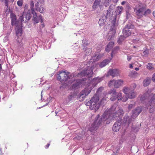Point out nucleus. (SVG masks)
<instances>
[{
    "mask_svg": "<svg viewBox=\"0 0 155 155\" xmlns=\"http://www.w3.org/2000/svg\"><path fill=\"white\" fill-rule=\"evenodd\" d=\"M117 107L116 104H114L107 111L106 110L99 120L98 119L99 115H98L94 121L89 128L88 132H90L91 134L93 135L103 121L108 119L110 121L116 118L117 117H119L120 118L122 117L124 114V112L121 108Z\"/></svg>",
    "mask_w": 155,
    "mask_h": 155,
    "instance_id": "nucleus-1",
    "label": "nucleus"
},
{
    "mask_svg": "<svg viewBox=\"0 0 155 155\" xmlns=\"http://www.w3.org/2000/svg\"><path fill=\"white\" fill-rule=\"evenodd\" d=\"M136 84L134 83L131 85V87H125L123 91L125 94V97H122V93H117L114 89L110 90L108 93L111 94L112 97L110 99L112 101H114L118 99V101H122L123 102L126 101L128 98L133 99L136 97V94L134 91L136 87Z\"/></svg>",
    "mask_w": 155,
    "mask_h": 155,
    "instance_id": "nucleus-2",
    "label": "nucleus"
},
{
    "mask_svg": "<svg viewBox=\"0 0 155 155\" xmlns=\"http://www.w3.org/2000/svg\"><path fill=\"white\" fill-rule=\"evenodd\" d=\"M104 12V17L106 19H109L111 23L107 37V39L110 40H112L114 37L118 24L116 22V16L113 17V14L110 9L105 10Z\"/></svg>",
    "mask_w": 155,
    "mask_h": 155,
    "instance_id": "nucleus-3",
    "label": "nucleus"
},
{
    "mask_svg": "<svg viewBox=\"0 0 155 155\" xmlns=\"http://www.w3.org/2000/svg\"><path fill=\"white\" fill-rule=\"evenodd\" d=\"M103 99L101 101H103ZM102 101H99V97L97 94H96L91 99L89 100H86L85 103L87 106H89L91 110H93L95 112L97 111L99 108Z\"/></svg>",
    "mask_w": 155,
    "mask_h": 155,
    "instance_id": "nucleus-4",
    "label": "nucleus"
},
{
    "mask_svg": "<svg viewBox=\"0 0 155 155\" xmlns=\"http://www.w3.org/2000/svg\"><path fill=\"white\" fill-rule=\"evenodd\" d=\"M69 72H66L65 71H59V74H58V76L57 77L58 80L60 81H66L70 80L71 79H73V78L74 77V74H71L70 75L69 74Z\"/></svg>",
    "mask_w": 155,
    "mask_h": 155,
    "instance_id": "nucleus-5",
    "label": "nucleus"
},
{
    "mask_svg": "<svg viewBox=\"0 0 155 155\" xmlns=\"http://www.w3.org/2000/svg\"><path fill=\"white\" fill-rule=\"evenodd\" d=\"M134 9L137 15L140 18L143 15L144 10H146V6L144 5L142 3L138 2Z\"/></svg>",
    "mask_w": 155,
    "mask_h": 155,
    "instance_id": "nucleus-6",
    "label": "nucleus"
},
{
    "mask_svg": "<svg viewBox=\"0 0 155 155\" xmlns=\"http://www.w3.org/2000/svg\"><path fill=\"white\" fill-rule=\"evenodd\" d=\"M147 98H150V101H149L148 104L149 105L153 106L155 104V94H150L148 92H147L141 96L140 99L141 101H143L146 100Z\"/></svg>",
    "mask_w": 155,
    "mask_h": 155,
    "instance_id": "nucleus-7",
    "label": "nucleus"
},
{
    "mask_svg": "<svg viewBox=\"0 0 155 155\" xmlns=\"http://www.w3.org/2000/svg\"><path fill=\"white\" fill-rule=\"evenodd\" d=\"M93 70L92 67L87 66L84 70L82 71L79 75L82 76H88V77L90 78L92 77L93 74Z\"/></svg>",
    "mask_w": 155,
    "mask_h": 155,
    "instance_id": "nucleus-8",
    "label": "nucleus"
},
{
    "mask_svg": "<svg viewBox=\"0 0 155 155\" xmlns=\"http://www.w3.org/2000/svg\"><path fill=\"white\" fill-rule=\"evenodd\" d=\"M31 10L28 9L27 12H24L21 16L19 18V20L21 22H26L29 21L31 18Z\"/></svg>",
    "mask_w": 155,
    "mask_h": 155,
    "instance_id": "nucleus-9",
    "label": "nucleus"
},
{
    "mask_svg": "<svg viewBox=\"0 0 155 155\" xmlns=\"http://www.w3.org/2000/svg\"><path fill=\"white\" fill-rule=\"evenodd\" d=\"M134 28V26L131 25H127L124 28L123 30V35L125 38H127L131 35L132 31L130 29H132Z\"/></svg>",
    "mask_w": 155,
    "mask_h": 155,
    "instance_id": "nucleus-10",
    "label": "nucleus"
},
{
    "mask_svg": "<svg viewBox=\"0 0 155 155\" xmlns=\"http://www.w3.org/2000/svg\"><path fill=\"white\" fill-rule=\"evenodd\" d=\"M123 81L122 80H110L108 83V86L110 87L113 86L115 87L118 88L123 84Z\"/></svg>",
    "mask_w": 155,
    "mask_h": 155,
    "instance_id": "nucleus-11",
    "label": "nucleus"
},
{
    "mask_svg": "<svg viewBox=\"0 0 155 155\" xmlns=\"http://www.w3.org/2000/svg\"><path fill=\"white\" fill-rule=\"evenodd\" d=\"M73 78V79L69 80V84L73 83L72 85V88L76 89L79 87L81 84V80L80 79L76 80L74 75V78Z\"/></svg>",
    "mask_w": 155,
    "mask_h": 155,
    "instance_id": "nucleus-12",
    "label": "nucleus"
},
{
    "mask_svg": "<svg viewBox=\"0 0 155 155\" xmlns=\"http://www.w3.org/2000/svg\"><path fill=\"white\" fill-rule=\"evenodd\" d=\"M91 91L90 89L85 88L80 92L78 97L79 99H81L83 100L90 93Z\"/></svg>",
    "mask_w": 155,
    "mask_h": 155,
    "instance_id": "nucleus-13",
    "label": "nucleus"
},
{
    "mask_svg": "<svg viewBox=\"0 0 155 155\" xmlns=\"http://www.w3.org/2000/svg\"><path fill=\"white\" fill-rule=\"evenodd\" d=\"M32 14L33 15V20L35 23H37L39 21L42 22V16L41 15H40L38 16L36 12L34 11L33 13H32Z\"/></svg>",
    "mask_w": 155,
    "mask_h": 155,
    "instance_id": "nucleus-14",
    "label": "nucleus"
},
{
    "mask_svg": "<svg viewBox=\"0 0 155 155\" xmlns=\"http://www.w3.org/2000/svg\"><path fill=\"white\" fill-rule=\"evenodd\" d=\"M142 110L140 107H137L132 111V117L134 118L137 117L141 113Z\"/></svg>",
    "mask_w": 155,
    "mask_h": 155,
    "instance_id": "nucleus-15",
    "label": "nucleus"
},
{
    "mask_svg": "<svg viewBox=\"0 0 155 155\" xmlns=\"http://www.w3.org/2000/svg\"><path fill=\"white\" fill-rule=\"evenodd\" d=\"M108 73L113 77L118 76L119 74V70L116 69H110Z\"/></svg>",
    "mask_w": 155,
    "mask_h": 155,
    "instance_id": "nucleus-16",
    "label": "nucleus"
},
{
    "mask_svg": "<svg viewBox=\"0 0 155 155\" xmlns=\"http://www.w3.org/2000/svg\"><path fill=\"white\" fill-rule=\"evenodd\" d=\"M35 9L36 11L42 13L44 12L45 9V8L42 5H41L40 7H39V3L37 2L35 4Z\"/></svg>",
    "mask_w": 155,
    "mask_h": 155,
    "instance_id": "nucleus-17",
    "label": "nucleus"
},
{
    "mask_svg": "<svg viewBox=\"0 0 155 155\" xmlns=\"http://www.w3.org/2000/svg\"><path fill=\"white\" fill-rule=\"evenodd\" d=\"M121 124L120 122H116L112 127V129L113 131L115 132H117L119 130L120 127L121 126Z\"/></svg>",
    "mask_w": 155,
    "mask_h": 155,
    "instance_id": "nucleus-18",
    "label": "nucleus"
},
{
    "mask_svg": "<svg viewBox=\"0 0 155 155\" xmlns=\"http://www.w3.org/2000/svg\"><path fill=\"white\" fill-rule=\"evenodd\" d=\"M103 80V78L101 77H97L94 78L91 81L92 83L94 86H95L97 84L101 82Z\"/></svg>",
    "mask_w": 155,
    "mask_h": 155,
    "instance_id": "nucleus-19",
    "label": "nucleus"
},
{
    "mask_svg": "<svg viewBox=\"0 0 155 155\" xmlns=\"http://www.w3.org/2000/svg\"><path fill=\"white\" fill-rule=\"evenodd\" d=\"M103 56V55L99 54L98 53L95 54L92 57L91 60H93L94 62L98 61Z\"/></svg>",
    "mask_w": 155,
    "mask_h": 155,
    "instance_id": "nucleus-20",
    "label": "nucleus"
},
{
    "mask_svg": "<svg viewBox=\"0 0 155 155\" xmlns=\"http://www.w3.org/2000/svg\"><path fill=\"white\" fill-rule=\"evenodd\" d=\"M15 31L17 36H21L22 34V29L21 26H18L16 25Z\"/></svg>",
    "mask_w": 155,
    "mask_h": 155,
    "instance_id": "nucleus-21",
    "label": "nucleus"
},
{
    "mask_svg": "<svg viewBox=\"0 0 155 155\" xmlns=\"http://www.w3.org/2000/svg\"><path fill=\"white\" fill-rule=\"evenodd\" d=\"M112 58H111L110 60L105 59L101 62L99 64L100 67L102 68L105 66L107 64H108L111 60Z\"/></svg>",
    "mask_w": 155,
    "mask_h": 155,
    "instance_id": "nucleus-22",
    "label": "nucleus"
},
{
    "mask_svg": "<svg viewBox=\"0 0 155 155\" xmlns=\"http://www.w3.org/2000/svg\"><path fill=\"white\" fill-rule=\"evenodd\" d=\"M77 96L76 94L75 93H73L70 94L67 99V100L68 102H69L74 99Z\"/></svg>",
    "mask_w": 155,
    "mask_h": 155,
    "instance_id": "nucleus-23",
    "label": "nucleus"
},
{
    "mask_svg": "<svg viewBox=\"0 0 155 155\" xmlns=\"http://www.w3.org/2000/svg\"><path fill=\"white\" fill-rule=\"evenodd\" d=\"M114 43L111 41L107 45V48L105 49L106 51L109 52L112 48L114 45Z\"/></svg>",
    "mask_w": 155,
    "mask_h": 155,
    "instance_id": "nucleus-24",
    "label": "nucleus"
},
{
    "mask_svg": "<svg viewBox=\"0 0 155 155\" xmlns=\"http://www.w3.org/2000/svg\"><path fill=\"white\" fill-rule=\"evenodd\" d=\"M101 0H95L94 2L92 8L94 10L96 9L99 5Z\"/></svg>",
    "mask_w": 155,
    "mask_h": 155,
    "instance_id": "nucleus-25",
    "label": "nucleus"
},
{
    "mask_svg": "<svg viewBox=\"0 0 155 155\" xmlns=\"http://www.w3.org/2000/svg\"><path fill=\"white\" fill-rule=\"evenodd\" d=\"M131 119L127 115L125 116L124 117V122L126 124H129L130 123Z\"/></svg>",
    "mask_w": 155,
    "mask_h": 155,
    "instance_id": "nucleus-26",
    "label": "nucleus"
},
{
    "mask_svg": "<svg viewBox=\"0 0 155 155\" xmlns=\"http://www.w3.org/2000/svg\"><path fill=\"white\" fill-rule=\"evenodd\" d=\"M123 9V8L122 7L118 6L117 7L115 12L117 15H119L121 14Z\"/></svg>",
    "mask_w": 155,
    "mask_h": 155,
    "instance_id": "nucleus-27",
    "label": "nucleus"
},
{
    "mask_svg": "<svg viewBox=\"0 0 155 155\" xmlns=\"http://www.w3.org/2000/svg\"><path fill=\"white\" fill-rule=\"evenodd\" d=\"M106 18H105L104 16H103V17L101 18L99 20L98 22L99 25H104L106 21Z\"/></svg>",
    "mask_w": 155,
    "mask_h": 155,
    "instance_id": "nucleus-28",
    "label": "nucleus"
},
{
    "mask_svg": "<svg viewBox=\"0 0 155 155\" xmlns=\"http://www.w3.org/2000/svg\"><path fill=\"white\" fill-rule=\"evenodd\" d=\"M150 79L149 78H147L144 80L143 81V84L144 86H147L148 85L150 84Z\"/></svg>",
    "mask_w": 155,
    "mask_h": 155,
    "instance_id": "nucleus-29",
    "label": "nucleus"
},
{
    "mask_svg": "<svg viewBox=\"0 0 155 155\" xmlns=\"http://www.w3.org/2000/svg\"><path fill=\"white\" fill-rule=\"evenodd\" d=\"M138 75L139 74L135 71H131L129 75V76L133 78H134Z\"/></svg>",
    "mask_w": 155,
    "mask_h": 155,
    "instance_id": "nucleus-30",
    "label": "nucleus"
},
{
    "mask_svg": "<svg viewBox=\"0 0 155 155\" xmlns=\"http://www.w3.org/2000/svg\"><path fill=\"white\" fill-rule=\"evenodd\" d=\"M126 38L124 36H120L118 38L117 40V42L119 44H121L122 42Z\"/></svg>",
    "mask_w": 155,
    "mask_h": 155,
    "instance_id": "nucleus-31",
    "label": "nucleus"
},
{
    "mask_svg": "<svg viewBox=\"0 0 155 155\" xmlns=\"http://www.w3.org/2000/svg\"><path fill=\"white\" fill-rule=\"evenodd\" d=\"M30 8L31 9V13H33V12H35L34 9V1L32 0H31L30 1Z\"/></svg>",
    "mask_w": 155,
    "mask_h": 155,
    "instance_id": "nucleus-32",
    "label": "nucleus"
},
{
    "mask_svg": "<svg viewBox=\"0 0 155 155\" xmlns=\"http://www.w3.org/2000/svg\"><path fill=\"white\" fill-rule=\"evenodd\" d=\"M147 67L148 69L150 70H152L154 69V68L152 64L151 63H148V64L147 65Z\"/></svg>",
    "mask_w": 155,
    "mask_h": 155,
    "instance_id": "nucleus-33",
    "label": "nucleus"
},
{
    "mask_svg": "<svg viewBox=\"0 0 155 155\" xmlns=\"http://www.w3.org/2000/svg\"><path fill=\"white\" fill-rule=\"evenodd\" d=\"M11 24L12 25H17V18H13L11 19Z\"/></svg>",
    "mask_w": 155,
    "mask_h": 155,
    "instance_id": "nucleus-34",
    "label": "nucleus"
},
{
    "mask_svg": "<svg viewBox=\"0 0 155 155\" xmlns=\"http://www.w3.org/2000/svg\"><path fill=\"white\" fill-rule=\"evenodd\" d=\"M151 12V10L149 9L144 10L143 15H146Z\"/></svg>",
    "mask_w": 155,
    "mask_h": 155,
    "instance_id": "nucleus-35",
    "label": "nucleus"
},
{
    "mask_svg": "<svg viewBox=\"0 0 155 155\" xmlns=\"http://www.w3.org/2000/svg\"><path fill=\"white\" fill-rule=\"evenodd\" d=\"M104 89V88L103 87H99L97 90V92L96 93V94H98L99 92H101Z\"/></svg>",
    "mask_w": 155,
    "mask_h": 155,
    "instance_id": "nucleus-36",
    "label": "nucleus"
},
{
    "mask_svg": "<svg viewBox=\"0 0 155 155\" xmlns=\"http://www.w3.org/2000/svg\"><path fill=\"white\" fill-rule=\"evenodd\" d=\"M10 17L11 19L16 18L15 14L12 12L10 13Z\"/></svg>",
    "mask_w": 155,
    "mask_h": 155,
    "instance_id": "nucleus-37",
    "label": "nucleus"
},
{
    "mask_svg": "<svg viewBox=\"0 0 155 155\" xmlns=\"http://www.w3.org/2000/svg\"><path fill=\"white\" fill-rule=\"evenodd\" d=\"M135 106V104H132L129 105L128 108V109L130 110H131L133 107H134Z\"/></svg>",
    "mask_w": 155,
    "mask_h": 155,
    "instance_id": "nucleus-38",
    "label": "nucleus"
},
{
    "mask_svg": "<svg viewBox=\"0 0 155 155\" xmlns=\"http://www.w3.org/2000/svg\"><path fill=\"white\" fill-rule=\"evenodd\" d=\"M18 5L19 6H21L23 4V2L21 0H18L17 2Z\"/></svg>",
    "mask_w": 155,
    "mask_h": 155,
    "instance_id": "nucleus-39",
    "label": "nucleus"
},
{
    "mask_svg": "<svg viewBox=\"0 0 155 155\" xmlns=\"http://www.w3.org/2000/svg\"><path fill=\"white\" fill-rule=\"evenodd\" d=\"M82 43L85 46H87L88 45L87 41L85 39H83L82 40Z\"/></svg>",
    "mask_w": 155,
    "mask_h": 155,
    "instance_id": "nucleus-40",
    "label": "nucleus"
},
{
    "mask_svg": "<svg viewBox=\"0 0 155 155\" xmlns=\"http://www.w3.org/2000/svg\"><path fill=\"white\" fill-rule=\"evenodd\" d=\"M111 0H105L106 2L107 3V4L105 3V6L107 7L109 5Z\"/></svg>",
    "mask_w": 155,
    "mask_h": 155,
    "instance_id": "nucleus-41",
    "label": "nucleus"
},
{
    "mask_svg": "<svg viewBox=\"0 0 155 155\" xmlns=\"http://www.w3.org/2000/svg\"><path fill=\"white\" fill-rule=\"evenodd\" d=\"M117 52V51H116L115 50V49H114L112 51V52L111 53V56L112 58L113 57V54H116Z\"/></svg>",
    "mask_w": 155,
    "mask_h": 155,
    "instance_id": "nucleus-42",
    "label": "nucleus"
},
{
    "mask_svg": "<svg viewBox=\"0 0 155 155\" xmlns=\"http://www.w3.org/2000/svg\"><path fill=\"white\" fill-rule=\"evenodd\" d=\"M152 80L153 82H155V73L152 75Z\"/></svg>",
    "mask_w": 155,
    "mask_h": 155,
    "instance_id": "nucleus-43",
    "label": "nucleus"
},
{
    "mask_svg": "<svg viewBox=\"0 0 155 155\" xmlns=\"http://www.w3.org/2000/svg\"><path fill=\"white\" fill-rule=\"evenodd\" d=\"M28 8V6L26 4L24 7V12H26V10L27 11Z\"/></svg>",
    "mask_w": 155,
    "mask_h": 155,
    "instance_id": "nucleus-44",
    "label": "nucleus"
},
{
    "mask_svg": "<svg viewBox=\"0 0 155 155\" xmlns=\"http://www.w3.org/2000/svg\"><path fill=\"white\" fill-rule=\"evenodd\" d=\"M114 49H115V50H116V51H118L119 50V47H118V46L114 48Z\"/></svg>",
    "mask_w": 155,
    "mask_h": 155,
    "instance_id": "nucleus-45",
    "label": "nucleus"
},
{
    "mask_svg": "<svg viewBox=\"0 0 155 155\" xmlns=\"http://www.w3.org/2000/svg\"><path fill=\"white\" fill-rule=\"evenodd\" d=\"M143 54L145 55L146 54H148V51H145L143 52Z\"/></svg>",
    "mask_w": 155,
    "mask_h": 155,
    "instance_id": "nucleus-46",
    "label": "nucleus"
},
{
    "mask_svg": "<svg viewBox=\"0 0 155 155\" xmlns=\"http://www.w3.org/2000/svg\"><path fill=\"white\" fill-rule=\"evenodd\" d=\"M126 15H127V17L128 18L129 17V16L130 15V14L128 12H126Z\"/></svg>",
    "mask_w": 155,
    "mask_h": 155,
    "instance_id": "nucleus-47",
    "label": "nucleus"
},
{
    "mask_svg": "<svg viewBox=\"0 0 155 155\" xmlns=\"http://www.w3.org/2000/svg\"><path fill=\"white\" fill-rule=\"evenodd\" d=\"M131 59V58L130 57H129L128 56H127V60L128 61H129Z\"/></svg>",
    "mask_w": 155,
    "mask_h": 155,
    "instance_id": "nucleus-48",
    "label": "nucleus"
},
{
    "mask_svg": "<svg viewBox=\"0 0 155 155\" xmlns=\"http://www.w3.org/2000/svg\"><path fill=\"white\" fill-rule=\"evenodd\" d=\"M50 144V143H48L45 146V148H48Z\"/></svg>",
    "mask_w": 155,
    "mask_h": 155,
    "instance_id": "nucleus-49",
    "label": "nucleus"
},
{
    "mask_svg": "<svg viewBox=\"0 0 155 155\" xmlns=\"http://www.w3.org/2000/svg\"><path fill=\"white\" fill-rule=\"evenodd\" d=\"M118 0H112L113 2L114 3H116L117 2Z\"/></svg>",
    "mask_w": 155,
    "mask_h": 155,
    "instance_id": "nucleus-50",
    "label": "nucleus"
},
{
    "mask_svg": "<svg viewBox=\"0 0 155 155\" xmlns=\"http://www.w3.org/2000/svg\"><path fill=\"white\" fill-rule=\"evenodd\" d=\"M133 67V65L132 64H130L129 65V68H132Z\"/></svg>",
    "mask_w": 155,
    "mask_h": 155,
    "instance_id": "nucleus-51",
    "label": "nucleus"
},
{
    "mask_svg": "<svg viewBox=\"0 0 155 155\" xmlns=\"http://www.w3.org/2000/svg\"><path fill=\"white\" fill-rule=\"evenodd\" d=\"M139 70V68H135V71H137Z\"/></svg>",
    "mask_w": 155,
    "mask_h": 155,
    "instance_id": "nucleus-52",
    "label": "nucleus"
},
{
    "mask_svg": "<svg viewBox=\"0 0 155 155\" xmlns=\"http://www.w3.org/2000/svg\"><path fill=\"white\" fill-rule=\"evenodd\" d=\"M126 3V2L125 1H124L123 2H121V4L122 5H124L125 3Z\"/></svg>",
    "mask_w": 155,
    "mask_h": 155,
    "instance_id": "nucleus-53",
    "label": "nucleus"
},
{
    "mask_svg": "<svg viewBox=\"0 0 155 155\" xmlns=\"http://www.w3.org/2000/svg\"><path fill=\"white\" fill-rule=\"evenodd\" d=\"M153 16L155 18V11H154L153 12Z\"/></svg>",
    "mask_w": 155,
    "mask_h": 155,
    "instance_id": "nucleus-54",
    "label": "nucleus"
},
{
    "mask_svg": "<svg viewBox=\"0 0 155 155\" xmlns=\"http://www.w3.org/2000/svg\"><path fill=\"white\" fill-rule=\"evenodd\" d=\"M73 2H77L79 0H72Z\"/></svg>",
    "mask_w": 155,
    "mask_h": 155,
    "instance_id": "nucleus-55",
    "label": "nucleus"
},
{
    "mask_svg": "<svg viewBox=\"0 0 155 155\" xmlns=\"http://www.w3.org/2000/svg\"><path fill=\"white\" fill-rule=\"evenodd\" d=\"M2 69V66L1 65H0V72L1 71Z\"/></svg>",
    "mask_w": 155,
    "mask_h": 155,
    "instance_id": "nucleus-56",
    "label": "nucleus"
},
{
    "mask_svg": "<svg viewBox=\"0 0 155 155\" xmlns=\"http://www.w3.org/2000/svg\"><path fill=\"white\" fill-rule=\"evenodd\" d=\"M12 2H13L14 1V0H10Z\"/></svg>",
    "mask_w": 155,
    "mask_h": 155,
    "instance_id": "nucleus-57",
    "label": "nucleus"
},
{
    "mask_svg": "<svg viewBox=\"0 0 155 155\" xmlns=\"http://www.w3.org/2000/svg\"><path fill=\"white\" fill-rule=\"evenodd\" d=\"M41 98H42V92H41Z\"/></svg>",
    "mask_w": 155,
    "mask_h": 155,
    "instance_id": "nucleus-58",
    "label": "nucleus"
},
{
    "mask_svg": "<svg viewBox=\"0 0 155 155\" xmlns=\"http://www.w3.org/2000/svg\"><path fill=\"white\" fill-rule=\"evenodd\" d=\"M0 1L2 2H3L4 1V0H0Z\"/></svg>",
    "mask_w": 155,
    "mask_h": 155,
    "instance_id": "nucleus-59",
    "label": "nucleus"
},
{
    "mask_svg": "<svg viewBox=\"0 0 155 155\" xmlns=\"http://www.w3.org/2000/svg\"><path fill=\"white\" fill-rule=\"evenodd\" d=\"M55 112L56 114V115H57L58 112H57L56 111Z\"/></svg>",
    "mask_w": 155,
    "mask_h": 155,
    "instance_id": "nucleus-60",
    "label": "nucleus"
},
{
    "mask_svg": "<svg viewBox=\"0 0 155 155\" xmlns=\"http://www.w3.org/2000/svg\"><path fill=\"white\" fill-rule=\"evenodd\" d=\"M97 49L98 50H100V48L99 49L98 48H97Z\"/></svg>",
    "mask_w": 155,
    "mask_h": 155,
    "instance_id": "nucleus-61",
    "label": "nucleus"
},
{
    "mask_svg": "<svg viewBox=\"0 0 155 155\" xmlns=\"http://www.w3.org/2000/svg\"><path fill=\"white\" fill-rule=\"evenodd\" d=\"M112 155H115V153H113Z\"/></svg>",
    "mask_w": 155,
    "mask_h": 155,
    "instance_id": "nucleus-62",
    "label": "nucleus"
},
{
    "mask_svg": "<svg viewBox=\"0 0 155 155\" xmlns=\"http://www.w3.org/2000/svg\"><path fill=\"white\" fill-rule=\"evenodd\" d=\"M17 41H19L18 39V38L17 39Z\"/></svg>",
    "mask_w": 155,
    "mask_h": 155,
    "instance_id": "nucleus-63",
    "label": "nucleus"
},
{
    "mask_svg": "<svg viewBox=\"0 0 155 155\" xmlns=\"http://www.w3.org/2000/svg\"><path fill=\"white\" fill-rule=\"evenodd\" d=\"M87 50H90L89 49H87Z\"/></svg>",
    "mask_w": 155,
    "mask_h": 155,
    "instance_id": "nucleus-64",
    "label": "nucleus"
}]
</instances>
